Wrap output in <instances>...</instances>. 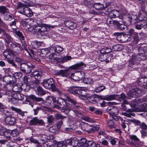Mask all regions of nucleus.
Segmentation results:
<instances>
[{
    "mask_svg": "<svg viewBox=\"0 0 147 147\" xmlns=\"http://www.w3.org/2000/svg\"><path fill=\"white\" fill-rule=\"evenodd\" d=\"M131 121L136 125L142 127V123L140 121L135 119H132Z\"/></svg>",
    "mask_w": 147,
    "mask_h": 147,
    "instance_id": "nucleus-62",
    "label": "nucleus"
},
{
    "mask_svg": "<svg viewBox=\"0 0 147 147\" xmlns=\"http://www.w3.org/2000/svg\"><path fill=\"white\" fill-rule=\"evenodd\" d=\"M15 61L17 63L20 64V66L22 65L23 64L26 62V61L25 60L20 58L18 57H16L15 59Z\"/></svg>",
    "mask_w": 147,
    "mask_h": 147,
    "instance_id": "nucleus-53",
    "label": "nucleus"
},
{
    "mask_svg": "<svg viewBox=\"0 0 147 147\" xmlns=\"http://www.w3.org/2000/svg\"><path fill=\"white\" fill-rule=\"evenodd\" d=\"M3 55L7 59L9 58V57H14L16 56L15 54L10 48L5 49L3 52Z\"/></svg>",
    "mask_w": 147,
    "mask_h": 147,
    "instance_id": "nucleus-17",
    "label": "nucleus"
},
{
    "mask_svg": "<svg viewBox=\"0 0 147 147\" xmlns=\"http://www.w3.org/2000/svg\"><path fill=\"white\" fill-rule=\"evenodd\" d=\"M99 129L98 127L97 126H94L91 125L90 127L88 130V134L94 133L95 131L98 130Z\"/></svg>",
    "mask_w": 147,
    "mask_h": 147,
    "instance_id": "nucleus-49",
    "label": "nucleus"
},
{
    "mask_svg": "<svg viewBox=\"0 0 147 147\" xmlns=\"http://www.w3.org/2000/svg\"><path fill=\"white\" fill-rule=\"evenodd\" d=\"M45 123L42 119H39L37 117H34L29 121V125L30 126L39 125H44Z\"/></svg>",
    "mask_w": 147,
    "mask_h": 147,
    "instance_id": "nucleus-13",
    "label": "nucleus"
},
{
    "mask_svg": "<svg viewBox=\"0 0 147 147\" xmlns=\"http://www.w3.org/2000/svg\"><path fill=\"white\" fill-rule=\"evenodd\" d=\"M55 117L56 119L57 120L61 119V120H64L67 119L66 116H63L61 114L59 113H57L55 115Z\"/></svg>",
    "mask_w": 147,
    "mask_h": 147,
    "instance_id": "nucleus-50",
    "label": "nucleus"
},
{
    "mask_svg": "<svg viewBox=\"0 0 147 147\" xmlns=\"http://www.w3.org/2000/svg\"><path fill=\"white\" fill-rule=\"evenodd\" d=\"M43 42L36 41L33 43V44L34 46V49H36L37 48L39 47L42 46V45H43Z\"/></svg>",
    "mask_w": 147,
    "mask_h": 147,
    "instance_id": "nucleus-59",
    "label": "nucleus"
},
{
    "mask_svg": "<svg viewBox=\"0 0 147 147\" xmlns=\"http://www.w3.org/2000/svg\"><path fill=\"white\" fill-rule=\"evenodd\" d=\"M28 98L32 100L35 101L37 102L43 101V99L42 98L38 97L34 94H31L28 96Z\"/></svg>",
    "mask_w": 147,
    "mask_h": 147,
    "instance_id": "nucleus-34",
    "label": "nucleus"
},
{
    "mask_svg": "<svg viewBox=\"0 0 147 147\" xmlns=\"http://www.w3.org/2000/svg\"><path fill=\"white\" fill-rule=\"evenodd\" d=\"M7 61L9 63L12 65L13 67H14L15 68H17V65L15 63L13 60V59H9V58H8L7 59Z\"/></svg>",
    "mask_w": 147,
    "mask_h": 147,
    "instance_id": "nucleus-64",
    "label": "nucleus"
},
{
    "mask_svg": "<svg viewBox=\"0 0 147 147\" xmlns=\"http://www.w3.org/2000/svg\"><path fill=\"white\" fill-rule=\"evenodd\" d=\"M12 90L15 92H20L22 90L21 88L20 85H16L12 88Z\"/></svg>",
    "mask_w": 147,
    "mask_h": 147,
    "instance_id": "nucleus-51",
    "label": "nucleus"
},
{
    "mask_svg": "<svg viewBox=\"0 0 147 147\" xmlns=\"http://www.w3.org/2000/svg\"><path fill=\"white\" fill-rule=\"evenodd\" d=\"M107 12L109 17L111 18L119 17L120 19H122L123 17L122 16H120V12L117 10H111V9L108 8L107 10Z\"/></svg>",
    "mask_w": 147,
    "mask_h": 147,
    "instance_id": "nucleus-15",
    "label": "nucleus"
},
{
    "mask_svg": "<svg viewBox=\"0 0 147 147\" xmlns=\"http://www.w3.org/2000/svg\"><path fill=\"white\" fill-rule=\"evenodd\" d=\"M13 34L16 37H18L20 40H24V37L22 34L17 29L14 31H12Z\"/></svg>",
    "mask_w": 147,
    "mask_h": 147,
    "instance_id": "nucleus-30",
    "label": "nucleus"
},
{
    "mask_svg": "<svg viewBox=\"0 0 147 147\" xmlns=\"http://www.w3.org/2000/svg\"><path fill=\"white\" fill-rule=\"evenodd\" d=\"M140 99L135 98L134 100L131 102L130 103L129 102V104H130V106L133 108L135 107L137 105H138V104H140V101L141 100Z\"/></svg>",
    "mask_w": 147,
    "mask_h": 147,
    "instance_id": "nucleus-36",
    "label": "nucleus"
},
{
    "mask_svg": "<svg viewBox=\"0 0 147 147\" xmlns=\"http://www.w3.org/2000/svg\"><path fill=\"white\" fill-rule=\"evenodd\" d=\"M65 99L67 101V104H68L69 105L73 106L74 107L78 103L75 99L71 98L68 96H65Z\"/></svg>",
    "mask_w": 147,
    "mask_h": 147,
    "instance_id": "nucleus-27",
    "label": "nucleus"
},
{
    "mask_svg": "<svg viewBox=\"0 0 147 147\" xmlns=\"http://www.w3.org/2000/svg\"><path fill=\"white\" fill-rule=\"evenodd\" d=\"M41 74V72L38 71H35L31 74L32 76L34 78H39V79H40Z\"/></svg>",
    "mask_w": 147,
    "mask_h": 147,
    "instance_id": "nucleus-47",
    "label": "nucleus"
},
{
    "mask_svg": "<svg viewBox=\"0 0 147 147\" xmlns=\"http://www.w3.org/2000/svg\"><path fill=\"white\" fill-rule=\"evenodd\" d=\"M130 139L132 140H135L136 142H134L135 144H136L138 145V146L136 147H139L141 146V145L140 142L139 141V139L138 138L137 136L135 135H131L130 137Z\"/></svg>",
    "mask_w": 147,
    "mask_h": 147,
    "instance_id": "nucleus-39",
    "label": "nucleus"
},
{
    "mask_svg": "<svg viewBox=\"0 0 147 147\" xmlns=\"http://www.w3.org/2000/svg\"><path fill=\"white\" fill-rule=\"evenodd\" d=\"M70 111L72 112V113H74L75 115H76L77 117L82 119H84L85 120H87L88 119H89V118L88 117L86 118L84 117H83L82 114L78 110H72V109L71 108V110H70Z\"/></svg>",
    "mask_w": 147,
    "mask_h": 147,
    "instance_id": "nucleus-33",
    "label": "nucleus"
},
{
    "mask_svg": "<svg viewBox=\"0 0 147 147\" xmlns=\"http://www.w3.org/2000/svg\"><path fill=\"white\" fill-rule=\"evenodd\" d=\"M84 66H85V65L84 63L82 62H81L72 65L70 67L72 69L79 70V71H80L81 69L84 68Z\"/></svg>",
    "mask_w": 147,
    "mask_h": 147,
    "instance_id": "nucleus-23",
    "label": "nucleus"
},
{
    "mask_svg": "<svg viewBox=\"0 0 147 147\" xmlns=\"http://www.w3.org/2000/svg\"><path fill=\"white\" fill-rule=\"evenodd\" d=\"M138 83L140 86H144L145 88H147V77H144L140 78Z\"/></svg>",
    "mask_w": 147,
    "mask_h": 147,
    "instance_id": "nucleus-24",
    "label": "nucleus"
},
{
    "mask_svg": "<svg viewBox=\"0 0 147 147\" xmlns=\"http://www.w3.org/2000/svg\"><path fill=\"white\" fill-rule=\"evenodd\" d=\"M35 80L30 82L29 85L30 87L32 89L35 88V87H36L38 85V84L39 83L40 80L39 78H34Z\"/></svg>",
    "mask_w": 147,
    "mask_h": 147,
    "instance_id": "nucleus-31",
    "label": "nucleus"
},
{
    "mask_svg": "<svg viewBox=\"0 0 147 147\" xmlns=\"http://www.w3.org/2000/svg\"><path fill=\"white\" fill-rule=\"evenodd\" d=\"M123 18H125L127 21H129L131 22L132 21L131 13H127L125 16L124 17H123Z\"/></svg>",
    "mask_w": 147,
    "mask_h": 147,
    "instance_id": "nucleus-60",
    "label": "nucleus"
},
{
    "mask_svg": "<svg viewBox=\"0 0 147 147\" xmlns=\"http://www.w3.org/2000/svg\"><path fill=\"white\" fill-rule=\"evenodd\" d=\"M48 50H49V53H55V45H52L50 46L47 48Z\"/></svg>",
    "mask_w": 147,
    "mask_h": 147,
    "instance_id": "nucleus-63",
    "label": "nucleus"
},
{
    "mask_svg": "<svg viewBox=\"0 0 147 147\" xmlns=\"http://www.w3.org/2000/svg\"><path fill=\"white\" fill-rule=\"evenodd\" d=\"M55 53H59L62 52L63 50V48L60 46L55 45Z\"/></svg>",
    "mask_w": 147,
    "mask_h": 147,
    "instance_id": "nucleus-57",
    "label": "nucleus"
},
{
    "mask_svg": "<svg viewBox=\"0 0 147 147\" xmlns=\"http://www.w3.org/2000/svg\"><path fill=\"white\" fill-rule=\"evenodd\" d=\"M137 23L135 24V28L136 29L140 30L142 28H147V24L145 23L144 16L142 14L139 16L137 20Z\"/></svg>",
    "mask_w": 147,
    "mask_h": 147,
    "instance_id": "nucleus-10",
    "label": "nucleus"
},
{
    "mask_svg": "<svg viewBox=\"0 0 147 147\" xmlns=\"http://www.w3.org/2000/svg\"><path fill=\"white\" fill-rule=\"evenodd\" d=\"M11 132V130L7 129L4 127H1L0 128V136H2V138L4 139L0 140V143L4 144L10 140V136Z\"/></svg>",
    "mask_w": 147,
    "mask_h": 147,
    "instance_id": "nucleus-6",
    "label": "nucleus"
},
{
    "mask_svg": "<svg viewBox=\"0 0 147 147\" xmlns=\"http://www.w3.org/2000/svg\"><path fill=\"white\" fill-rule=\"evenodd\" d=\"M139 53L137 55L134 54L135 58L138 62L140 61L144 60L146 59V56L147 55V45L143 44L138 47Z\"/></svg>",
    "mask_w": 147,
    "mask_h": 147,
    "instance_id": "nucleus-3",
    "label": "nucleus"
},
{
    "mask_svg": "<svg viewBox=\"0 0 147 147\" xmlns=\"http://www.w3.org/2000/svg\"><path fill=\"white\" fill-rule=\"evenodd\" d=\"M41 26V28L39 27L38 28V30L40 29L41 31V34L42 36H44L46 35L45 32H47L51 28H54L57 26H56L51 25H47L44 24H41L40 25Z\"/></svg>",
    "mask_w": 147,
    "mask_h": 147,
    "instance_id": "nucleus-12",
    "label": "nucleus"
},
{
    "mask_svg": "<svg viewBox=\"0 0 147 147\" xmlns=\"http://www.w3.org/2000/svg\"><path fill=\"white\" fill-rule=\"evenodd\" d=\"M113 49L115 51H120L122 49L123 46L121 45L117 44L114 45Z\"/></svg>",
    "mask_w": 147,
    "mask_h": 147,
    "instance_id": "nucleus-52",
    "label": "nucleus"
},
{
    "mask_svg": "<svg viewBox=\"0 0 147 147\" xmlns=\"http://www.w3.org/2000/svg\"><path fill=\"white\" fill-rule=\"evenodd\" d=\"M57 105H55L54 107L55 108H59V107L63 108V110L65 112H68L71 110V107H68L67 105V101L65 98L64 99L62 98H59L57 100Z\"/></svg>",
    "mask_w": 147,
    "mask_h": 147,
    "instance_id": "nucleus-7",
    "label": "nucleus"
},
{
    "mask_svg": "<svg viewBox=\"0 0 147 147\" xmlns=\"http://www.w3.org/2000/svg\"><path fill=\"white\" fill-rule=\"evenodd\" d=\"M68 91L71 94L79 95L80 98L83 100L88 99V98L90 97L88 94L85 93L84 90H82L78 87H70L68 89Z\"/></svg>",
    "mask_w": 147,
    "mask_h": 147,
    "instance_id": "nucleus-4",
    "label": "nucleus"
},
{
    "mask_svg": "<svg viewBox=\"0 0 147 147\" xmlns=\"http://www.w3.org/2000/svg\"><path fill=\"white\" fill-rule=\"evenodd\" d=\"M75 142L74 140H72V139H69L66 140L64 141L63 142L65 145L66 147L68 145H72V144H73V142Z\"/></svg>",
    "mask_w": 147,
    "mask_h": 147,
    "instance_id": "nucleus-54",
    "label": "nucleus"
},
{
    "mask_svg": "<svg viewBox=\"0 0 147 147\" xmlns=\"http://www.w3.org/2000/svg\"><path fill=\"white\" fill-rule=\"evenodd\" d=\"M142 100L140 101V105L139 104L138 105L140 106V110L142 111H144L146 110V109L147 107V104L145 103L144 102H145L144 101V98L141 99Z\"/></svg>",
    "mask_w": 147,
    "mask_h": 147,
    "instance_id": "nucleus-37",
    "label": "nucleus"
},
{
    "mask_svg": "<svg viewBox=\"0 0 147 147\" xmlns=\"http://www.w3.org/2000/svg\"><path fill=\"white\" fill-rule=\"evenodd\" d=\"M35 68V66L32 64L28 63L27 61L20 66V69L22 72L29 74L32 72V69Z\"/></svg>",
    "mask_w": 147,
    "mask_h": 147,
    "instance_id": "nucleus-8",
    "label": "nucleus"
},
{
    "mask_svg": "<svg viewBox=\"0 0 147 147\" xmlns=\"http://www.w3.org/2000/svg\"><path fill=\"white\" fill-rule=\"evenodd\" d=\"M93 6L97 10H102L104 9V5L99 3H95L93 4Z\"/></svg>",
    "mask_w": 147,
    "mask_h": 147,
    "instance_id": "nucleus-43",
    "label": "nucleus"
},
{
    "mask_svg": "<svg viewBox=\"0 0 147 147\" xmlns=\"http://www.w3.org/2000/svg\"><path fill=\"white\" fill-rule=\"evenodd\" d=\"M115 36H117V40L119 41H122L123 39V38L122 37V35H123V32H116L114 34Z\"/></svg>",
    "mask_w": 147,
    "mask_h": 147,
    "instance_id": "nucleus-56",
    "label": "nucleus"
},
{
    "mask_svg": "<svg viewBox=\"0 0 147 147\" xmlns=\"http://www.w3.org/2000/svg\"><path fill=\"white\" fill-rule=\"evenodd\" d=\"M113 120H115L114 119L112 118L109 119L108 122V127L109 128L112 129L115 128L116 127V125H115L114 122L113 121Z\"/></svg>",
    "mask_w": 147,
    "mask_h": 147,
    "instance_id": "nucleus-41",
    "label": "nucleus"
},
{
    "mask_svg": "<svg viewBox=\"0 0 147 147\" xmlns=\"http://www.w3.org/2000/svg\"><path fill=\"white\" fill-rule=\"evenodd\" d=\"M41 84L47 89H51L52 91L57 92L59 96L62 94V91L56 87L54 84L53 80L52 78L43 80L41 83Z\"/></svg>",
    "mask_w": 147,
    "mask_h": 147,
    "instance_id": "nucleus-2",
    "label": "nucleus"
},
{
    "mask_svg": "<svg viewBox=\"0 0 147 147\" xmlns=\"http://www.w3.org/2000/svg\"><path fill=\"white\" fill-rule=\"evenodd\" d=\"M5 121L7 124L11 125L14 124L16 122V119L11 116L7 117Z\"/></svg>",
    "mask_w": 147,
    "mask_h": 147,
    "instance_id": "nucleus-28",
    "label": "nucleus"
},
{
    "mask_svg": "<svg viewBox=\"0 0 147 147\" xmlns=\"http://www.w3.org/2000/svg\"><path fill=\"white\" fill-rule=\"evenodd\" d=\"M22 76V74L20 72L15 73L13 75V77L15 78L16 79L21 78Z\"/></svg>",
    "mask_w": 147,
    "mask_h": 147,
    "instance_id": "nucleus-61",
    "label": "nucleus"
},
{
    "mask_svg": "<svg viewBox=\"0 0 147 147\" xmlns=\"http://www.w3.org/2000/svg\"><path fill=\"white\" fill-rule=\"evenodd\" d=\"M114 24L116 26L119 30H123L127 28V26L123 24H121L117 21H115Z\"/></svg>",
    "mask_w": 147,
    "mask_h": 147,
    "instance_id": "nucleus-35",
    "label": "nucleus"
},
{
    "mask_svg": "<svg viewBox=\"0 0 147 147\" xmlns=\"http://www.w3.org/2000/svg\"><path fill=\"white\" fill-rule=\"evenodd\" d=\"M85 76L84 73L82 71H78L76 73H72L71 74V78L75 81L82 80L83 76Z\"/></svg>",
    "mask_w": 147,
    "mask_h": 147,
    "instance_id": "nucleus-14",
    "label": "nucleus"
},
{
    "mask_svg": "<svg viewBox=\"0 0 147 147\" xmlns=\"http://www.w3.org/2000/svg\"><path fill=\"white\" fill-rule=\"evenodd\" d=\"M105 89V87L103 85H100L97 87H96L94 89V91L96 93H98L102 91Z\"/></svg>",
    "mask_w": 147,
    "mask_h": 147,
    "instance_id": "nucleus-48",
    "label": "nucleus"
},
{
    "mask_svg": "<svg viewBox=\"0 0 147 147\" xmlns=\"http://www.w3.org/2000/svg\"><path fill=\"white\" fill-rule=\"evenodd\" d=\"M84 76L82 78L83 79V82L86 84H92L94 82L93 80L91 78L89 77L88 78H84Z\"/></svg>",
    "mask_w": 147,
    "mask_h": 147,
    "instance_id": "nucleus-42",
    "label": "nucleus"
},
{
    "mask_svg": "<svg viewBox=\"0 0 147 147\" xmlns=\"http://www.w3.org/2000/svg\"><path fill=\"white\" fill-rule=\"evenodd\" d=\"M36 94L38 96H42L45 94L46 91L40 86H38L32 89Z\"/></svg>",
    "mask_w": 147,
    "mask_h": 147,
    "instance_id": "nucleus-18",
    "label": "nucleus"
},
{
    "mask_svg": "<svg viewBox=\"0 0 147 147\" xmlns=\"http://www.w3.org/2000/svg\"><path fill=\"white\" fill-rule=\"evenodd\" d=\"M65 26L71 30H73L76 28V24L70 20L66 21L64 22Z\"/></svg>",
    "mask_w": 147,
    "mask_h": 147,
    "instance_id": "nucleus-25",
    "label": "nucleus"
},
{
    "mask_svg": "<svg viewBox=\"0 0 147 147\" xmlns=\"http://www.w3.org/2000/svg\"><path fill=\"white\" fill-rule=\"evenodd\" d=\"M107 104L109 107L107 109V111L109 112L110 117L114 119L115 121H118V117L114 112L115 109L114 108L113 106H111L113 105L114 104V102H109Z\"/></svg>",
    "mask_w": 147,
    "mask_h": 147,
    "instance_id": "nucleus-11",
    "label": "nucleus"
},
{
    "mask_svg": "<svg viewBox=\"0 0 147 147\" xmlns=\"http://www.w3.org/2000/svg\"><path fill=\"white\" fill-rule=\"evenodd\" d=\"M70 74L69 69H61L57 72V74L58 76H60L63 77H67Z\"/></svg>",
    "mask_w": 147,
    "mask_h": 147,
    "instance_id": "nucleus-21",
    "label": "nucleus"
},
{
    "mask_svg": "<svg viewBox=\"0 0 147 147\" xmlns=\"http://www.w3.org/2000/svg\"><path fill=\"white\" fill-rule=\"evenodd\" d=\"M49 53V50L47 48L43 49L40 50V55L42 57H45Z\"/></svg>",
    "mask_w": 147,
    "mask_h": 147,
    "instance_id": "nucleus-46",
    "label": "nucleus"
},
{
    "mask_svg": "<svg viewBox=\"0 0 147 147\" xmlns=\"http://www.w3.org/2000/svg\"><path fill=\"white\" fill-rule=\"evenodd\" d=\"M17 9L19 12L28 17H31L33 15L31 10L29 7H25V5L21 3H18Z\"/></svg>",
    "mask_w": 147,
    "mask_h": 147,
    "instance_id": "nucleus-5",
    "label": "nucleus"
},
{
    "mask_svg": "<svg viewBox=\"0 0 147 147\" xmlns=\"http://www.w3.org/2000/svg\"><path fill=\"white\" fill-rule=\"evenodd\" d=\"M10 48L16 55H19L22 52V51L19 44L12 43L10 44Z\"/></svg>",
    "mask_w": 147,
    "mask_h": 147,
    "instance_id": "nucleus-16",
    "label": "nucleus"
},
{
    "mask_svg": "<svg viewBox=\"0 0 147 147\" xmlns=\"http://www.w3.org/2000/svg\"><path fill=\"white\" fill-rule=\"evenodd\" d=\"M141 92V90L138 88H135L132 89L129 91L127 94V96L123 93H122L120 95L118 94H113L117 95L114 99L117 100L120 102L123 101V103L125 104H129V102L126 99H130L131 98H136L138 96V94Z\"/></svg>",
    "mask_w": 147,
    "mask_h": 147,
    "instance_id": "nucleus-1",
    "label": "nucleus"
},
{
    "mask_svg": "<svg viewBox=\"0 0 147 147\" xmlns=\"http://www.w3.org/2000/svg\"><path fill=\"white\" fill-rule=\"evenodd\" d=\"M96 96L98 99L102 100H114L115 98L116 95H110L106 96H104L102 95H96Z\"/></svg>",
    "mask_w": 147,
    "mask_h": 147,
    "instance_id": "nucleus-22",
    "label": "nucleus"
},
{
    "mask_svg": "<svg viewBox=\"0 0 147 147\" xmlns=\"http://www.w3.org/2000/svg\"><path fill=\"white\" fill-rule=\"evenodd\" d=\"M103 51V49L101 50V51L100 54L99 55V59L101 61H105L106 63H108L109 62V60H107L109 57V56L108 54L105 53Z\"/></svg>",
    "mask_w": 147,
    "mask_h": 147,
    "instance_id": "nucleus-20",
    "label": "nucleus"
},
{
    "mask_svg": "<svg viewBox=\"0 0 147 147\" xmlns=\"http://www.w3.org/2000/svg\"><path fill=\"white\" fill-rule=\"evenodd\" d=\"M38 137L40 138L41 140L44 142L43 143H45L48 138V136L44 134H40L39 135Z\"/></svg>",
    "mask_w": 147,
    "mask_h": 147,
    "instance_id": "nucleus-55",
    "label": "nucleus"
},
{
    "mask_svg": "<svg viewBox=\"0 0 147 147\" xmlns=\"http://www.w3.org/2000/svg\"><path fill=\"white\" fill-rule=\"evenodd\" d=\"M135 111V109H128L127 111V112L128 113L126 112L123 113L122 115L128 117H131L132 116L134 117L135 114L133 112Z\"/></svg>",
    "mask_w": 147,
    "mask_h": 147,
    "instance_id": "nucleus-32",
    "label": "nucleus"
},
{
    "mask_svg": "<svg viewBox=\"0 0 147 147\" xmlns=\"http://www.w3.org/2000/svg\"><path fill=\"white\" fill-rule=\"evenodd\" d=\"M33 26H31L28 28V30L29 31L32 32H36V33L37 37L38 38H40L42 35L41 34V31L40 29L38 30L39 27L41 28V24L36 23V22L35 21H33Z\"/></svg>",
    "mask_w": 147,
    "mask_h": 147,
    "instance_id": "nucleus-9",
    "label": "nucleus"
},
{
    "mask_svg": "<svg viewBox=\"0 0 147 147\" xmlns=\"http://www.w3.org/2000/svg\"><path fill=\"white\" fill-rule=\"evenodd\" d=\"M24 96L22 94L20 93H17L14 94L13 97L9 100L10 102H11L15 104L16 102H14L15 100H22L24 99Z\"/></svg>",
    "mask_w": 147,
    "mask_h": 147,
    "instance_id": "nucleus-19",
    "label": "nucleus"
},
{
    "mask_svg": "<svg viewBox=\"0 0 147 147\" xmlns=\"http://www.w3.org/2000/svg\"><path fill=\"white\" fill-rule=\"evenodd\" d=\"M138 62V61L135 58V56L133 54L131 58L129 60V66L131 67L136 64V63Z\"/></svg>",
    "mask_w": 147,
    "mask_h": 147,
    "instance_id": "nucleus-40",
    "label": "nucleus"
},
{
    "mask_svg": "<svg viewBox=\"0 0 147 147\" xmlns=\"http://www.w3.org/2000/svg\"><path fill=\"white\" fill-rule=\"evenodd\" d=\"M83 147H102L99 144H96L93 141H89L87 143H83Z\"/></svg>",
    "mask_w": 147,
    "mask_h": 147,
    "instance_id": "nucleus-26",
    "label": "nucleus"
},
{
    "mask_svg": "<svg viewBox=\"0 0 147 147\" xmlns=\"http://www.w3.org/2000/svg\"><path fill=\"white\" fill-rule=\"evenodd\" d=\"M11 109L12 110L14 111L17 113L22 117H23L24 116V113H26V112L22 111L20 109L16 108L13 106H11Z\"/></svg>",
    "mask_w": 147,
    "mask_h": 147,
    "instance_id": "nucleus-38",
    "label": "nucleus"
},
{
    "mask_svg": "<svg viewBox=\"0 0 147 147\" xmlns=\"http://www.w3.org/2000/svg\"><path fill=\"white\" fill-rule=\"evenodd\" d=\"M9 11L8 9L5 6H0V13L3 15L8 13Z\"/></svg>",
    "mask_w": 147,
    "mask_h": 147,
    "instance_id": "nucleus-45",
    "label": "nucleus"
},
{
    "mask_svg": "<svg viewBox=\"0 0 147 147\" xmlns=\"http://www.w3.org/2000/svg\"><path fill=\"white\" fill-rule=\"evenodd\" d=\"M14 16L11 13L7 14L4 16L5 19L6 20L9 21L11 20V19H14Z\"/></svg>",
    "mask_w": 147,
    "mask_h": 147,
    "instance_id": "nucleus-58",
    "label": "nucleus"
},
{
    "mask_svg": "<svg viewBox=\"0 0 147 147\" xmlns=\"http://www.w3.org/2000/svg\"><path fill=\"white\" fill-rule=\"evenodd\" d=\"M3 36H4L5 41L7 45H9L10 43H13L12 42L13 38L9 34L5 32Z\"/></svg>",
    "mask_w": 147,
    "mask_h": 147,
    "instance_id": "nucleus-29",
    "label": "nucleus"
},
{
    "mask_svg": "<svg viewBox=\"0 0 147 147\" xmlns=\"http://www.w3.org/2000/svg\"><path fill=\"white\" fill-rule=\"evenodd\" d=\"M17 22L18 21L14 19V20L10 22L8 24L9 26L12 29L13 31L17 29L16 24V22Z\"/></svg>",
    "mask_w": 147,
    "mask_h": 147,
    "instance_id": "nucleus-44",
    "label": "nucleus"
}]
</instances>
